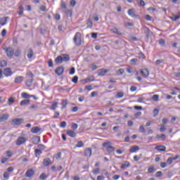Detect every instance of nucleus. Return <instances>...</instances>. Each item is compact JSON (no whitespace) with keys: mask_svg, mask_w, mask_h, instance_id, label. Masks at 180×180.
Listing matches in <instances>:
<instances>
[{"mask_svg":"<svg viewBox=\"0 0 180 180\" xmlns=\"http://www.w3.org/2000/svg\"><path fill=\"white\" fill-rule=\"evenodd\" d=\"M41 153H43V152L41 150L35 149L34 150L35 157H39V155H40L41 154Z\"/></svg>","mask_w":180,"mask_h":180,"instance_id":"obj_34","label":"nucleus"},{"mask_svg":"<svg viewBox=\"0 0 180 180\" xmlns=\"http://www.w3.org/2000/svg\"><path fill=\"white\" fill-rule=\"evenodd\" d=\"M131 92H135V91H137V87L136 86H132L130 88Z\"/></svg>","mask_w":180,"mask_h":180,"instance_id":"obj_53","label":"nucleus"},{"mask_svg":"<svg viewBox=\"0 0 180 180\" xmlns=\"http://www.w3.org/2000/svg\"><path fill=\"white\" fill-rule=\"evenodd\" d=\"M155 168L153 167H149L148 169V172H149V174H151V172H153Z\"/></svg>","mask_w":180,"mask_h":180,"instance_id":"obj_62","label":"nucleus"},{"mask_svg":"<svg viewBox=\"0 0 180 180\" xmlns=\"http://www.w3.org/2000/svg\"><path fill=\"white\" fill-rule=\"evenodd\" d=\"M110 144H112L110 141L104 142L103 147H105L107 153H113L115 151V147L110 146Z\"/></svg>","mask_w":180,"mask_h":180,"instance_id":"obj_3","label":"nucleus"},{"mask_svg":"<svg viewBox=\"0 0 180 180\" xmlns=\"http://www.w3.org/2000/svg\"><path fill=\"white\" fill-rule=\"evenodd\" d=\"M18 9H19L18 15H20V16L22 15H23V7H22V5H20V6H19Z\"/></svg>","mask_w":180,"mask_h":180,"instance_id":"obj_38","label":"nucleus"},{"mask_svg":"<svg viewBox=\"0 0 180 180\" xmlns=\"http://www.w3.org/2000/svg\"><path fill=\"white\" fill-rule=\"evenodd\" d=\"M60 6L62 9H67V4L63 1H61Z\"/></svg>","mask_w":180,"mask_h":180,"instance_id":"obj_42","label":"nucleus"},{"mask_svg":"<svg viewBox=\"0 0 180 180\" xmlns=\"http://www.w3.org/2000/svg\"><path fill=\"white\" fill-rule=\"evenodd\" d=\"M34 175V170H33L32 169H29L25 173V176H27V178H30Z\"/></svg>","mask_w":180,"mask_h":180,"instance_id":"obj_13","label":"nucleus"},{"mask_svg":"<svg viewBox=\"0 0 180 180\" xmlns=\"http://www.w3.org/2000/svg\"><path fill=\"white\" fill-rule=\"evenodd\" d=\"M111 33H113L114 34H117L118 36H122L123 34V33H122V32H120V30H119V29L116 27H113L111 30H110Z\"/></svg>","mask_w":180,"mask_h":180,"instance_id":"obj_8","label":"nucleus"},{"mask_svg":"<svg viewBox=\"0 0 180 180\" xmlns=\"http://www.w3.org/2000/svg\"><path fill=\"white\" fill-rule=\"evenodd\" d=\"M32 143L34 144H39V143H40V136H35L32 138Z\"/></svg>","mask_w":180,"mask_h":180,"instance_id":"obj_27","label":"nucleus"},{"mask_svg":"<svg viewBox=\"0 0 180 180\" xmlns=\"http://www.w3.org/2000/svg\"><path fill=\"white\" fill-rule=\"evenodd\" d=\"M98 96V92L97 91H93L91 93V96L92 98H95V96Z\"/></svg>","mask_w":180,"mask_h":180,"instance_id":"obj_56","label":"nucleus"},{"mask_svg":"<svg viewBox=\"0 0 180 180\" xmlns=\"http://www.w3.org/2000/svg\"><path fill=\"white\" fill-rule=\"evenodd\" d=\"M92 155V149L91 148L84 150V157H91Z\"/></svg>","mask_w":180,"mask_h":180,"instance_id":"obj_14","label":"nucleus"},{"mask_svg":"<svg viewBox=\"0 0 180 180\" xmlns=\"http://www.w3.org/2000/svg\"><path fill=\"white\" fill-rule=\"evenodd\" d=\"M67 105H68V101L62 100V109H65V108H67Z\"/></svg>","mask_w":180,"mask_h":180,"instance_id":"obj_31","label":"nucleus"},{"mask_svg":"<svg viewBox=\"0 0 180 180\" xmlns=\"http://www.w3.org/2000/svg\"><path fill=\"white\" fill-rule=\"evenodd\" d=\"M75 5H77V1H75V0H72L70 1V6H72V7L75 6Z\"/></svg>","mask_w":180,"mask_h":180,"instance_id":"obj_60","label":"nucleus"},{"mask_svg":"<svg viewBox=\"0 0 180 180\" xmlns=\"http://www.w3.org/2000/svg\"><path fill=\"white\" fill-rule=\"evenodd\" d=\"M155 150H157L158 151H165L167 148H165L164 146H158L155 148Z\"/></svg>","mask_w":180,"mask_h":180,"instance_id":"obj_26","label":"nucleus"},{"mask_svg":"<svg viewBox=\"0 0 180 180\" xmlns=\"http://www.w3.org/2000/svg\"><path fill=\"white\" fill-rule=\"evenodd\" d=\"M4 50L6 53V56L7 57H8V58H12V57H13V54L15 53V50L13 49V48H4Z\"/></svg>","mask_w":180,"mask_h":180,"instance_id":"obj_5","label":"nucleus"},{"mask_svg":"<svg viewBox=\"0 0 180 180\" xmlns=\"http://www.w3.org/2000/svg\"><path fill=\"white\" fill-rule=\"evenodd\" d=\"M87 27H89L90 29L94 26V23H92V21L90 19L87 20Z\"/></svg>","mask_w":180,"mask_h":180,"instance_id":"obj_36","label":"nucleus"},{"mask_svg":"<svg viewBox=\"0 0 180 180\" xmlns=\"http://www.w3.org/2000/svg\"><path fill=\"white\" fill-rule=\"evenodd\" d=\"M100 172H101V169H99V168H96V169L92 170V173L94 175H98V174H99Z\"/></svg>","mask_w":180,"mask_h":180,"instance_id":"obj_40","label":"nucleus"},{"mask_svg":"<svg viewBox=\"0 0 180 180\" xmlns=\"http://www.w3.org/2000/svg\"><path fill=\"white\" fill-rule=\"evenodd\" d=\"M171 20H173V22H176V20H179L180 19V12L176 15H173L170 17Z\"/></svg>","mask_w":180,"mask_h":180,"instance_id":"obj_24","label":"nucleus"},{"mask_svg":"<svg viewBox=\"0 0 180 180\" xmlns=\"http://www.w3.org/2000/svg\"><path fill=\"white\" fill-rule=\"evenodd\" d=\"M72 130H77V129H78V124L76 123H73L72 124Z\"/></svg>","mask_w":180,"mask_h":180,"instance_id":"obj_45","label":"nucleus"},{"mask_svg":"<svg viewBox=\"0 0 180 180\" xmlns=\"http://www.w3.org/2000/svg\"><path fill=\"white\" fill-rule=\"evenodd\" d=\"M8 158H1V164H5V162H6V161H8Z\"/></svg>","mask_w":180,"mask_h":180,"instance_id":"obj_59","label":"nucleus"},{"mask_svg":"<svg viewBox=\"0 0 180 180\" xmlns=\"http://www.w3.org/2000/svg\"><path fill=\"white\" fill-rule=\"evenodd\" d=\"M70 60V56L68 55H60V56H58L55 62L56 64H61L63 62H67Z\"/></svg>","mask_w":180,"mask_h":180,"instance_id":"obj_1","label":"nucleus"},{"mask_svg":"<svg viewBox=\"0 0 180 180\" xmlns=\"http://www.w3.org/2000/svg\"><path fill=\"white\" fill-rule=\"evenodd\" d=\"M8 104L13 103V102H15V98H8Z\"/></svg>","mask_w":180,"mask_h":180,"instance_id":"obj_61","label":"nucleus"},{"mask_svg":"<svg viewBox=\"0 0 180 180\" xmlns=\"http://www.w3.org/2000/svg\"><path fill=\"white\" fill-rule=\"evenodd\" d=\"M55 72L56 74H57V75H63V73L64 72V68L59 67L56 68V70H55Z\"/></svg>","mask_w":180,"mask_h":180,"instance_id":"obj_18","label":"nucleus"},{"mask_svg":"<svg viewBox=\"0 0 180 180\" xmlns=\"http://www.w3.org/2000/svg\"><path fill=\"white\" fill-rule=\"evenodd\" d=\"M140 150V147L135 146L129 149V153H136Z\"/></svg>","mask_w":180,"mask_h":180,"instance_id":"obj_25","label":"nucleus"},{"mask_svg":"<svg viewBox=\"0 0 180 180\" xmlns=\"http://www.w3.org/2000/svg\"><path fill=\"white\" fill-rule=\"evenodd\" d=\"M139 130H140L141 133H146V129L144 128V127L143 125H141L139 127Z\"/></svg>","mask_w":180,"mask_h":180,"instance_id":"obj_52","label":"nucleus"},{"mask_svg":"<svg viewBox=\"0 0 180 180\" xmlns=\"http://www.w3.org/2000/svg\"><path fill=\"white\" fill-rule=\"evenodd\" d=\"M130 61L131 64H136V63H137V59L133 58Z\"/></svg>","mask_w":180,"mask_h":180,"instance_id":"obj_63","label":"nucleus"},{"mask_svg":"<svg viewBox=\"0 0 180 180\" xmlns=\"http://www.w3.org/2000/svg\"><path fill=\"white\" fill-rule=\"evenodd\" d=\"M140 72H141V75H143V77H144V78H147L150 75V72L148 71V70H147L146 68L141 69Z\"/></svg>","mask_w":180,"mask_h":180,"instance_id":"obj_9","label":"nucleus"},{"mask_svg":"<svg viewBox=\"0 0 180 180\" xmlns=\"http://www.w3.org/2000/svg\"><path fill=\"white\" fill-rule=\"evenodd\" d=\"M140 6H146V2L143 0H139Z\"/></svg>","mask_w":180,"mask_h":180,"instance_id":"obj_57","label":"nucleus"},{"mask_svg":"<svg viewBox=\"0 0 180 180\" xmlns=\"http://www.w3.org/2000/svg\"><path fill=\"white\" fill-rule=\"evenodd\" d=\"M27 75L28 76V79L25 82V85L26 86H27L28 88H30V86H32V84H33V77L34 75L32 72H27Z\"/></svg>","mask_w":180,"mask_h":180,"instance_id":"obj_2","label":"nucleus"},{"mask_svg":"<svg viewBox=\"0 0 180 180\" xmlns=\"http://www.w3.org/2000/svg\"><path fill=\"white\" fill-rule=\"evenodd\" d=\"M69 74L70 75H74V74H75V68H71Z\"/></svg>","mask_w":180,"mask_h":180,"instance_id":"obj_47","label":"nucleus"},{"mask_svg":"<svg viewBox=\"0 0 180 180\" xmlns=\"http://www.w3.org/2000/svg\"><path fill=\"white\" fill-rule=\"evenodd\" d=\"M158 113H160V110L157 108H155L153 110V117H157V115H158Z\"/></svg>","mask_w":180,"mask_h":180,"instance_id":"obj_41","label":"nucleus"},{"mask_svg":"<svg viewBox=\"0 0 180 180\" xmlns=\"http://www.w3.org/2000/svg\"><path fill=\"white\" fill-rule=\"evenodd\" d=\"M47 178L48 176H47V174H46V173H42L39 176V179H41V180L47 179Z\"/></svg>","mask_w":180,"mask_h":180,"instance_id":"obj_35","label":"nucleus"},{"mask_svg":"<svg viewBox=\"0 0 180 180\" xmlns=\"http://www.w3.org/2000/svg\"><path fill=\"white\" fill-rule=\"evenodd\" d=\"M123 96H124V94H123V92L118 91L117 93L116 98H117L118 99H120V98H123Z\"/></svg>","mask_w":180,"mask_h":180,"instance_id":"obj_37","label":"nucleus"},{"mask_svg":"<svg viewBox=\"0 0 180 180\" xmlns=\"http://www.w3.org/2000/svg\"><path fill=\"white\" fill-rule=\"evenodd\" d=\"M50 164H51V158H45L43 160V165L44 167H49V165H50Z\"/></svg>","mask_w":180,"mask_h":180,"instance_id":"obj_17","label":"nucleus"},{"mask_svg":"<svg viewBox=\"0 0 180 180\" xmlns=\"http://www.w3.org/2000/svg\"><path fill=\"white\" fill-rule=\"evenodd\" d=\"M27 141V139L23 136L18 137L17 139L15 144L16 146H22V144H25Z\"/></svg>","mask_w":180,"mask_h":180,"instance_id":"obj_6","label":"nucleus"},{"mask_svg":"<svg viewBox=\"0 0 180 180\" xmlns=\"http://www.w3.org/2000/svg\"><path fill=\"white\" fill-rule=\"evenodd\" d=\"M67 134L68 136H69V137H72V139L77 137V134L74 131L70 129H68L67 131Z\"/></svg>","mask_w":180,"mask_h":180,"instance_id":"obj_16","label":"nucleus"},{"mask_svg":"<svg viewBox=\"0 0 180 180\" xmlns=\"http://www.w3.org/2000/svg\"><path fill=\"white\" fill-rule=\"evenodd\" d=\"M23 79H25L23 76H18L14 79V84H22V82H23Z\"/></svg>","mask_w":180,"mask_h":180,"instance_id":"obj_11","label":"nucleus"},{"mask_svg":"<svg viewBox=\"0 0 180 180\" xmlns=\"http://www.w3.org/2000/svg\"><path fill=\"white\" fill-rule=\"evenodd\" d=\"M167 165H168V164L167 162H161L160 163L161 168H166Z\"/></svg>","mask_w":180,"mask_h":180,"instance_id":"obj_58","label":"nucleus"},{"mask_svg":"<svg viewBox=\"0 0 180 180\" xmlns=\"http://www.w3.org/2000/svg\"><path fill=\"white\" fill-rule=\"evenodd\" d=\"M21 96H22V98H24L25 99H30V98H32V96H34L30 95L29 94H27L26 92H23L21 94Z\"/></svg>","mask_w":180,"mask_h":180,"instance_id":"obj_23","label":"nucleus"},{"mask_svg":"<svg viewBox=\"0 0 180 180\" xmlns=\"http://www.w3.org/2000/svg\"><path fill=\"white\" fill-rule=\"evenodd\" d=\"M107 72H109V70H108V69H100L98 72V75L100 77H103L106 75Z\"/></svg>","mask_w":180,"mask_h":180,"instance_id":"obj_12","label":"nucleus"},{"mask_svg":"<svg viewBox=\"0 0 180 180\" xmlns=\"http://www.w3.org/2000/svg\"><path fill=\"white\" fill-rule=\"evenodd\" d=\"M173 161H174V160L172 159V158H169L167 160V162L168 165H171V164H172Z\"/></svg>","mask_w":180,"mask_h":180,"instance_id":"obj_49","label":"nucleus"},{"mask_svg":"<svg viewBox=\"0 0 180 180\" xmlns=\"http://www.w3.org/2000/svg\"><path fill=\"white\" fill-rule=\"evenodd\" d=\"M27 58H33V56H34V52H33V49H32L31 48H29L27 51Z\"/></svg>","mask_w":180,"mask_h":180,"instance_id":"obj_10","label":"nucleus"},{"mask_svg":"<svg viewBox=\"0 0 180 180\" xmlns=\"http://www.w3.org/2000/svg\"><path fill=\"white\" fill-rule=\"evenodd\" d=\"M22 54V51L20 49H17V50L14 53V56L15 57H20V56Z\"/></svg>","mask_w":180,"mask_h":180,"instance_id":"obj_30","label":"nucleus"},{"mask_svg":"<svg viewBox=\"0 0 180 180\" xmlns=\"http://www.w3.org/2000/svg\"><path fill=\"white\" fill-rule=\"evenodd\" d=\"M30 103V100H23L20 102L21 106H25V105H29Z\"/></svg>","mask_w":180,"mask_h":180,"instance_id":"obj_32","label":"nucleus"},{"mask_svg":"<svg viewBox=\"0 0 180 180\" xmlns=\"http://www.w3.org/2000/svg\"><path fill=\"white\" fill-rule=\"evenodd\" d=\"M4 75H6V77H10V75H12V70H11V68H6L4 70Z\"/></svg>","mask_w":180,"mask_h":180,"instance_id":"obj_22","label":"nucleus"},{"mask_svg":"<svg viewBox=\"0 0 180 180\" xmlns=\"http://www.w3.org/2000/svg\"><path fill=\"white\" fill-rule=\"evenodd\" d=\"M146 30H147L146 37L151 36L152 34L151 30H150V29H148V27H146Z\"/></svg>","mask_w":180,"mask_h":180,"instance_id":"obj_46","label":"nucleus"},{"mask_svg":"<svg viewBox=\"0 0 180 180\" xmlns=\"http://www.w3.org/2000/svg\"><path fill=\"white\" fill-rule=\"evenodd\" d=\"M72 82L74 84H77V82H78V77H77V76H75V77L72 78Z\"/></svg>","mask_w":180,"mask_h":180,"instance_id":"obj_51","label":"nucleus"},{"mask_svg":"<svg viewBox=\"0 0 180 180\" xmlns=\"http://www.w3.org/2000/svg\"><path fill=\"white\" fill-rule=\"evenodd\" d=\"M117 72L119 75H122L124 72V70L119 69Z\"/></svg>","mask_w":180,"mask_h":180,"instance_id":"obj_55","label":"nucleus"},{"mask_svg":"<svg viewBox=\"0 0 180 180\" xmlns=\"http://www.w3.org/2000/svg\"><path fill=\"white\" fill-rule=\"evenodd\" d=\"M58 102H54L52 103V105L51 107V110H56L58 108Z\"/></svg>","mask_w":180,"mask_h":180,"instance_id":"obj_29","label":"nucleus"},{"mask_svg":"<svg viewBox=\"0 0 180 180\" xmlns=\"http://www.w3.org/2000/svg\"><path fill=\"white\" fill-rule=\"evenodd\" d=\"M76 147L78 148H81V147H84V142L79 141L77 142V144L76 145Z\"/></svg>","mask_w":180,"mask_h":180,"instance_id":"obj_39","label":"nucleus"},{"mask_svg":"<svg viewBox=\"0 0 180 180\" xmlns=\"http://www.w3.org/2000/svg\"><path fill=\"white\" fill-rule=\"evenodd\" d=\"M128 15L131 16V18H137V15L136 14V11H134L133 9H129L128 11Z\"/></svg>","mask_w":180,"mask_h":180,"instance_id":"obj_20","label":"nucleus"},{"mask_svg":"<svg viewBox=\"0 0 180 180\" xmlns=\"http://www.w3.org/2000/svg\"><path fill=\"white\" fill-rule=\"evenodd\" d=\"M8 119H9L8 114H4L0 117V122H5V120H8Z\"/></svg>","mask_w":180,"mask_h":180,"instance_id":"obj_21","label":"nucleus"},{"mask_svg":"<svg viewBox=\"0 0 180 180\" xmlns=\"http://www.w3.org/2000/svg\"><path fill=\"white\" fill-rule=\"evenodd\" d=\"M8 19H9V18H8V17L1 18L0 19L1 26H5V25H6L8 23Z\"/></svg>","mask_w":180,"mask_h":180,"instance_id":"obj_19","label":"nucleus"},{"mask_svg":"<svg viewBox=\"0 0 180 180\" xmlns=\"http://www.w3.org/2000/svg\"><path fill=\"white\" fill-rule=\"evenodd\" d=\"M129 167H130V162H125L124 163H123V164L121 165L120 168H121L122 169H124V168H129Z\"/></svg>","mask_w":180,"mask_h":180,"instance_id":"obj_28","label":"nucleus"},{"mask_svg":"<svg viewBox=\"0 0 180 180\" xmlns=\"http://www.w3.org/2000/svg\"><path fill=\"white\" fill-rule=\"evenodd\" d=\"M105 179V176H97V180H103Z\"/></svg>","mask_w":180,"mask_h":180,"instance_id":"obj_64","label":"nucleus"},{"mask_svg":"<svg viewBox=\"0 0 180 180\" xmlns=\"http://www.w3.org/2000/svg\"><path fill=\"white\" fill-rule=\"evenodd\" d=\"M3 177L4 178V179H9V173H8V172H4L3 174Z\"/></svg>","mask_w":180,"mask_h":180,"instance_id":"obj_43","label":"nucleus"},{"mask_svg":"<svg viewBox=\"0 0 180 180\" xmlns=\"http://www.w3.org/2000/svg\"><path fill=\"white\" fill-rule=\"evenodd\" d=\"M145 19L146 20L151 21V20L153 19V17H151L150 15H145Z\"/></svg>","mask_w":180,"mask_h":180,"instance_id":"obj_50","label":"nucleus"},{"mask_svg":"<svg viewBox=\"0 0 180 180\" xmlns=\"http://www.w3.org/2000/svg\"><path fill=\"white\" fill-rule=\"evenodd\" d=\"M66 126H67V122L64 121L60 122V127L65 128L66 127Z\"/></svg>","mask_w":180,"mask_h":180,"instance_id":"obj_54","label":"nucleus"},{"mask_svg":"<svg viewBox=\"0 0 180 180\" xmlns=\"http://www.w3.org/2000/svg\"><path fill=\"white\" fill-rule=\"evenodd\" d=\"M6 60H2V61H1V63H0V65H1V67H2V68H4V67H6Z\"/></svg>","mask_w":180,"mask_h":180,"instance_id":"obj_48","label":"nucleus"},{"mask_svg":"<svg viewBox=\"0 0 180 180\" xmlns=\"http://www.w3.org/2000/svg\"><path fill=\"white\" fill-rule=\"evenodd\" d=\"M23 122H24V120L22 118H15L12 120L11 123L12 124H13V126H19L22 124Z\"/></svg>","mask_w":180,"mask_h":180,"instance_id":"obj_7","label":"nucleus"},{"mask_svg":"<svg viewBox=\"0 0 180 180\" xmlns=\"http://www.w3.org/2000/svg\"><path fill=\"white\" fill-rule=\"evenodd\" d=\"M73 41L76 46H81L82 40L81 39V33L77 32L73 38Z\"/></svg>","mask_w":180,"mask_h":180,"instance_id":"obj_4","label":"nucleus"},{"mask_svg":"<svg viewBox=\"0 0 180 180\" xmlns=\"http://www.w3.org/2000/svg\"><path fill=\"white\" fill-rule=\"evenodd\" d=\"M159 44L162 46H165V40L162 39H159Z\"/></svg>","mask_w":180,"mask_h":180,"instance_id":"obj_44","label":"nucleus"},{"mask_svg":"<svg viewBox=\"0 0 180 180\" xmlns=\"http://www.w3.org/2000/svg\"><path fill=\"white\" fill-rule=\"evenodd\" d=\"M39 131H41V128L39 127H34L31 129V133H33V134H37Z\"/></svg>","mask_w":180,"mask_h":180,"instance_id":"obj_15","label":"nucleus"},{"mask_svg":"<svg viewBox=\"0 0 180 180\" xmlns=\"http://www.w3.org/2000/svg\"><path fill=\"white\" fill-rule=\"evenodd\" d=\"M159 98L160 96L158 94H155L152 96V101H153V102H158Z\"/></svg>","mask_w":180,"mask_h":180,"instance_id":"obj_33","label":"nucleus"}]
</instances>
